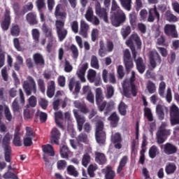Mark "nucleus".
<instances>
[{"instance_id":"f257e3e1","label":"nucleus","mask_w":179,"mask_h":179,"mask_svg":"<svg viewBox=\"0 0 179 179\" xmlns=\"http://www.w3.org/2000/svg\"><path fill=\"white\" fill-rule=\"evenodd\" d=\"M134 43H136V44H137L138 47H141V45H142L141 38H139V36H138L136 34L131 35L130 39L126 41V44L127 45H128V47H130L132 51L133 57L135 59L137 70L140 73H143V72H145L146 66H145V63H143V60L142 59V58L138 57V59H136L135 48L131 46L132 44H134Z\"/></svg>"},{"instance_id":"f03ea898","label":"nucleus","mask_w":179,"mask_h":179,"mask_svg":"<svg viewBox=\"0 0 179 179\" xmlns=\"http://www.w3.org/2000/svg\"><path fill=\"white\" fill-rule=\"evenodd\" d=\"M110 20L115 27L121 26L127 20V15L122 10H120L115 0L112 1Z\"/></svg>"},{"instance_id":"7ed1b4c3","label":"nucleus","mask_w":179,"mask_h":179,"mask_svg":"<svg viewBox=\"0 0 179 179\" xmlns=\"http://www.w3.org/2000/svg\"><path fill=\"white\" fill-rule=\"evenodd\" d=\"M135 81V72L131 71V77L130 79H126L122 84L123 89V94L126 97L136 96V87L134 84Z\"/></svg>"},{"instance_id":"20e7f679","label":"nucleus","mask_w":179,"mask_h":179,"mask_svg":"<svg viewBox=\"0 0 179 179\" xmlns=\"http://www.w3.org/2000/svg\"><path fill=\"white\" fill-rule=\"evenodd\" d=\"M103 128L104 125L103 124V122H96L95 127V138L97 143L99 145H103L106 142V132L103 130Z\"/></svg>"},{"instance_id":"39448f33","label":"nucleus","mask_w":179,"mask_h":179,"mask_svg":"<svg viewBox=\"0 0 179 179\" xmlns=\"http://www.w3.org/2000/svg\"><path fill=\"white\" fill-rule=\"evenodd\" d=\"M12 138V134L7 133L3 138V145L4 148V159L7 163H10L11 150L10 146H9V143H10Z\"/></svg>"},{"instance_id":"423d86ee","label":"nucleus","mask_w":179,"mask_h":179,"mask_svg":"<svg viewBox=\"0 0 179 179\" xmlns=\"http://www.w3.org/2000/svg\"><path fill=\"white\" fill-rule=\"evenodd\" d=\"M23 89L27 96H30L31 93H36L37 92V87L36 86V81L31 77H28L27 80L23 83Z\"/></svg>"},{"instance_id":"0eeeda50","label":"nucleus","mask_w":179,"mask_h":179,"mask_svg":"<svg viewBox=\"0 0 179 179\" xmlns=\"http://www.w3.org/2000/svg\"><path fill=\"white\" fill-rule=\"evenodd\" d=\"M166 123H162L157 133V140L158 143H164L166 141V136H169L170 135V130H166Z\"/></svg>"},{"instance_id":"6e6552de","label":"nucleus","mask_w":179,"mask_h":179,"mask_svg":"<svg viewBox=\"0 0 179 179\" xmlns=\"http://www.w3.org/2000/svg\"><path fill=\"white\" fill-rule=\"evenodd\" d=\"M150 64L152 69H155L157 65L162 64V57L156 50L150 52L149 54Z\"/></svg>"},{"instance_id":"1a4fd4ad","label":"nucleus","mask_w":179,"mask_h":179,"mask_svg":"<svg viewBox=\"0 0 179 179\" xmlns=\"http://www.w3.org/2000/svg\"><path fill=\"white\" fill-rule=\"evenodd\" d=\"M170 115L172 125L179 124V108L175 104L171 106Z\"/></svg>"},{"instance_id":"9d476101","label":"nucleus","mask_w":179,"mask_h":179,"mask_svg":"<svg viewBox=\"0 0 179 179\" xmlns=\"http://www.w3.org/2000/svg\"><path fill=\"white\" fill-rule=\"evenodd\" d=\"M64 22L62 21H56V29L58 34L59 39L60 41H62L65 37H66V34H68V31L64 29Z\"/></svg>"},{"instance_id":"9b49d317","label":"nucleus","mask_w":179,"mask_h":179,"mask_svg":"<svg viewBox=\"0 0 179 179\" xmlns=\"http://www.w3.org/2000/svg\"><path fill=\"white\" fill-rule=\"evenodd\" d=\"M42 150L44 153L43 159L45 162L46 166H50V161L47 159L46 155L48 156H55L54 148L50 144L44 145L42 146Z\"/></svg>"},{"instance_id":"f8f14e48","label":"nucleus","mask_w":179,"mask_h":179,"mask_svg":"<svg viewBox=\"0 0 179 179\" xmlns=\"http://www.w3.org/2000/svg\"><path fill=\"white\" fill-rule=\"evenodd\" d=\"M96 14L103 19V22L107 23L108 22V15L107 14V10L104 8H101V6L99 3H96L95 6Z\"/></svg>"},{"instance_id":"ddd939ff","label":"nucleus","mask_w":179,"mask_h":179,"mask_svg":"<svg viewBox=\"0 0 179 179\" xmlns=\"http://www.w3.org/2000/svg\"><path fill=\"white\" fill-rule=\"evenodd\" d=\"M73 113L76 120L77 128L80 132H82V129H83V124L86 122V119L83 115L78 114V110H73Z\"/></svg>"},{"instance_id":"4468645a","label":"nucleus","mask_w":179,"mask_h":179,"mask_svg":"<svg viewBox=\"0 0 179 179\" xmlns=\"http://www.w3.org/2000/svg\"><path fill=\"white\" fill-rule=\"evenodd\" d=\"M89 66V64L84 63L81 66H79L78 71H77V76H78L79 79L81 82L85 83L86 82V78H85V75L86 73V71L87 70V68Z\"/></svg>"},{"instance_id":"2eb2a0df","label":"nucleus","mask_w":179,"mask_h":179,"mask_svg":"<svg viewBox=\"0 0 179 179\" xmlns=\"http://www.w3.org/2000/svg\"><path fill=\"white\" fill-rule=\"evenodd\" d=\"M164 31L167 36H171V37H173V38H177V37H178V34L177 33V29L174 24H166L164 27Z\"/></svg>"},{"instance_id":"dca6fc26","label":"nucleus","mask_w":179,"mask_h":179,"mask_svg":"<svg viewBox=\"0 0 179 179\" xmlns=\"http://www.w3.org/2000/svg\"><path fill=\"white\" fill-rule=\"evenodd\" d=\"M113 48L114 45H113V43L108 42L107 43L106 48L104 49V42L101 41L99 54L101 57H104L106 55V51H107L108 52H111V51H113Z\"/></svg>"},{"instance_id":"f3484780","label":"nucleus","mask_w":179,"mask_h":179,"mask_svg":"<svg viewBox=\"0 0 179 179\" xmlns=\"http://www.w3.org/2000/svg\"><path fill=\"white\" fill-rule=\"evenodd\" d=\"M9 26H10V10L6 9L4 13V19L1 22V27L3 30H8Z\"/></svg>"},{"instance_id":"a211bd4d","label":"nucleus","mask_w":179,"mask_h":179,"mask_svg":"<svg viewBox=\"0 0 179 179\" xmlns=\"http://www.w3.org/2000/svg\"><path fill=\"white\" fill-rule=\"evenodd\" d=\"M61 138V132L58 129L53 128L51 131L50 142L51 143H55L58 145L59 138Z\"/></svg>"},{"instance_id":"6ab92c4d","label":"nucleus","mask_w":179,"mask_h":179,"mask_svg":"<svg viewBox=\"0 0 179 179\" xmlns=\"http://www.w3.org/2000/svg\"><path fill=\"white\" fill-rule=\"evenodd\" d=\"M96 104L98 106L99 110L101 111H103L106 107V112H105V115H107V113H108V111H111V110H113V107L114 106L113 102L107 103V102L103 101H100L99 103H96Z\"/></svg>"},{"instance_id":"aec40b11","label":"nucleus","mask_w":179,"mask_h":179,"mask_svg":"<svg viewBox=\"0 0 179 179\" xmlns=\"http://www.w3.org/2000/svg\"><path fill=\"white\" fill-rule=\"evenodd\" d=\"M157 17L158 20H160V14L157 12L156 7L149 9L148 17L147 19L148 22L152 23L155 22V17Z\"/></svg>"},{"instance_id":"412c9836","label":"nucleus","mask_w":179,"mask_h":179,"mask_svg":"<svg viewBox=\"0 0 179 179\" xmlns=\"http://www.w3.org/2000/svg\"><path fill=\"white\" fill-rule=\"evenodd\" d=\"M89 29H90L89 24H87L86 22L81 20L79 34L84 37V38H86V37H87V31H89Z\"/></svg>"},{"instance_id":"4be33fe9","label":"nucleus","mask_w":179,"mask_h":179,"mask_svg":"<svg viewBox=\"0 0 179 179\" xmlns=\"http://www.w3.org/2000/svg\"><path fill=\"white\" fill-rule=\"evenodd\" d=\"M69 87L71 92L73 90L74 87L76 93H78L80 91V83H79V81L75 80V78H72L70 80Z\"/></svg>"},{"instance_id":"5701e85b","label":"nucleus","mask_w":179,"mask_h":179,"mask_svg":"<svg viewBox=\"0 0 179 179\" xmlns=\"http://www.w3.org/2000/svg\"><path fill=\"white\" fill-rule=\"evenodd\" d=\"M164 152L166 155H174V153L177 152V147L168 143L164 146Z\"/></svg>"},{"instance_id":"b1692460","label":"nucleus","mask_w":179,"mask_h":179,"mask_svg":"<svg viewBox=\"0 0 179 179\" xmlns=\"http://www.w3.org/2000/svg\"><path fill=\"white\" fill-rule=\"evenodd\" d=\"M64 120V115H62V112L61 110L55 112V121L57 127L64 129V125L61 123V120Z\"/></svg>"},{"instance_id":"393cba45","label":"nucleus","mask_w":179,"mask_h":179,"mask_svg":"<svg viewBox=\"0 0 179 179\" xmlns=\"http://www.w3.org/2000/svg\"><path fill=\"white\" fill-rule=\"evenodd\" d=\"M103 174H105L106 179H114L115 177V172L113 171V169L110 166H107L106 168L102 170Z\"/></svg>"},{"instance_id":"a878e982","label":"nucleus","mask_w":179,"mask_h":179,"mask_svg":"<svg viewBox=\"0 0 179 179\" xmlns=\"http://www.w3.org/2000/svg\"><path fill=\"white\" fill-rule=\"evenodd\" d=\"M168 109L166 106L162 105H157L156 107L157 114L160 120L164 118V113H167Z\"/></svg>"},{"instance_id":"bb28decb","label":"nucleus","mask_w":179,"mask_h":179,"mask_svg":"<svg viewBox=\"0 0 179 179\" xmlns=\"http://www.w3.org/2000/svg\"><path fill=\"white\" fill-rule=\"evenodd\" d=\"M111 141L113 143H115V148L116 149H121V134L120 133H116L112 136Z\"/></svg>"},{"instance_id":"cd10ccee","label":"nucleus","mask_w":179,"mask_h":179,"mask_svg":"<svg viewBox=\"0 0 179 179\" xmlns=\"http://www.w3.org/2000/svg\"><path fill=\"white\" fill-rule=\"evenodd\" d=\"M60 155L62 159H68L69 157H71V156H72V152L69 151V149H68V146L63 145L60 149Z\"/></svg>"},{"instance_id":"c85d7f7f","label":"nucleus","mask_w":179,"mask_h":179,"mask_svg":"<svg viewBox=\"0 0 179 179\" xmlns=\"http://www.w3.org/2000/svg\"><path fill=\"white\" fill-rule=\"evenodd\" d=\"M55 92V82L50 81L47 90L48 97H50V99L52 98Z\"/></svg>"},{"instance_id":"c756f323","label":"nucleus","mask_w":179,"mask_h":179,"mask_svg":"<svg viewBox=\"0 0 179 179\" xmlns=\"http://www.w3.org/2000/svg\"><path fill=\"white\" fill-rule=\"evenodd\" d=\"M42 31L45 33V36L50 40V41H54V38L52 37L51 28L47 27L45 24H43L42 26Z\"/></svg>"},{"instance_id":"7c9ffc66","label":"nucleus","mask_w":179,"mask_h":179,"mask_svg":"<svg viewBox=\"0 0 179 179\" xmlns=\"http://www.w3.org/2000/svg\"><path fill=\"white\" fill-rule=\"evenodd\" d=\"M95 162L99 164H104L106 163V156L103 153L96 152L95 154Z\"/></svg>"},{"instance_id":"2f4dec72","label":"nucleus","mask_w":179,"mask_h":179,"mask_svg":"<svg viewBox=\"0 0 179 179\" xmlns=\"http://www.w3.org/2000/svg\"><path fill=\"white\" fill-rule=\"evenodd\" d=\"M34 61L36 65H44V57L40 53H36L33 56Z\"/></svg>"},{"instance_id":"473e14b6","label":"nucleus","mask_w":179,"mask_h":179,"mask_svg":"<svg viewBox=\"0 0 179 179\" xmlns=\"http://www.w3.org/2000/svg\"><path fill=\"white\" fill-rule=\"evenodd\" d=\"M176 170H177V166L173 163L167 164L165 167L166 174H173L176 172Z\"/></svg>"},{"instance_id":"72a5a7b5","label":"nucleus","mask_w":179,"mask_h":179,"mask_svg":"<svg viewBox=\"0 0 179 179\" xmlns=\"http://www.w3.org/2000/svg\"><path fill=\"white\" fill-rule=\"evenodd\" d=\"M95 97L96 103H99L100 101H103V100H104V96H103V90H101V88L96 89Z\"/></svg>"},{"instance_id":"f704fd0d","label":"nucleus","mask_w":179,"mask_h":179,"mask_svg":"<svg viewBox=\"0 0 179 179\" xmlns=\"http://www.w3.org/2000/svg\"><path fill=\"white\" fill-rule=\"evenodd\" d=\"M59 9H61V4H58L55 8V15L56 17H60V19H66V13L60 12Z\"/></svg>"},{"instance_id":"c9c22d12","label":"nucleus","mask_w":179,"mask_h":179,"mask_svg":"<svg viewBox=\"0 0 179 179\" xmlns=\"http://www.w3.org/2000/svg\"><path fill=\"white\" fill-rule=\"evenodd\" d=\"M122 6L126 9V10H131V8H132V0H119Z\"/></svg>"},{"instance_id":"e433bc0d","label":"nucleus","mask_w":179,"mask_h":179,"mask_svg":"<svg viewBox=\"0 0 179 179\" xmlns=\"http://www.w3.org/2000/svg\"><path fill=\"white\" fill-rule=\"evenodd\" d=\"M165 17L168 22H178V17H177L176 15H174L171 12L166 11L165 14Z\"/></svg>"},{"instance_id":"4c0bfd02","label":"nucleus","mask_w":179,"mask_h":179,"mask_svg":"<svg viewBox=\"0 0 179 179\" xmlns=\"http://www.w3.org/2000/svg\"><path fill=\"white\" fill-rule=\"evenodd\" d=\"M146 89L150 94H153V93H156V84L152 81H148L146 85Z\"/></svg>"},{"instance_id":"58836bf2","label":"nucleus","mask_w":179,"mask_h":179,"mask_svg":"<svg viewBox=\"0 0 179 179\" xmlns=\"http://www.w3.org/2000/svg\"><path fill=\"white\" fill-rule=\"evenodd\" d=\"M36 15L34 13H29L27 15V20L30 24H36L37 20L36 19Z\"/></svg>"},{"instance_id":"ea45409f","label":"nucleus","mask_w":179,"mask_h":179,"mask_svg":"<svg viewBox=\"0 0 179 179\" xmlns=\"http://www.w3.org/2000/svg\"><path fill=\"white\" fill-rule=\"evenodd\" d=\"M4 117L8 122H10L13 119V116H12V113H10V109L7 106H4Z\"/></svg>"},{"instance_id":"a19ab883","label":"nucleus","mask_w":179,"mask_h":179,"mask_svg":"<svg viewBox=\"0 0 179 179\" xmlns=\"http://www.w3.org/2000/svg\"><path fill=\"white\" fill-rule=\"evenodd\" d=\"M108 120L110 121V124L112 127H117V124H118V121H120V117L117 115V113H113Z\"/></svg>"},{"instance_id":"79ce46f5","label":"nucleus","mask_w":179,"mask_h":179,"mask_svg":"<svg viewBox=\"0 0 179 179\" xmlns=\"http://www.w3.org/2000/svg\"><path fill=\"white\" fill-rule=\"evenodd\" d=\"M96 75H97V73L96 72V71H94L93 69H90L88 71L87 79H88L89 82H90V83H94V79L96 78Z\"/></svg>"},{"instance_id":"37998d69","label":"nucleus","mask_w":179,"mask_h":179,"mask_svg":"<svg viewBox=\"0 0 179 179\" xmlns=\"http://www.w3.org/2000/svg\"><path fill=\"white\" fill-rule=\"evenodd\" d=\"M129 19L130 22V24L133 29H135L136 27V14L135 13H131L129 15Z\"/></svg>"},{"instance_id":"c03bdc74","label":"nucleus","mask_w":179,"mask_h":179,"mask_svg":"<svg viewBox=\"0 0 179 179\" xmlns=\"http://www.w3.org/2000/svg\"><path fill=\"white\" fill-rule=\"evenodd\" d=\"M13 143L15 146L22 145V141H20V134L17 130H15V132L14 134Z\"/></svg>"},{"instance_id":"a18cd8bd","label":"nucleus","mask_w":179,"mask_h":179,"mask_svg":"<svg viewBox=\"0 0 179 179\" xmlns=\"http://www.w3.org/2000/svg\"><path fill=\"white\" fill-rule=\"evenodd\" d=\"M127 162H128V157H123L121 159L119 166L117 167V173H121V171H122V169H124V167H125V165L127 164Z\"/></svg>"},{"instance_id":"49530a36","label":"nucleus","mask_w":179,"mask_h":179,"mask_svg":"<svg viewBox=\"0 0 179 179\" xmlns=\"http://www.w3.org/2000/svg\"><path fill=\"white\" fill-rule=\"evenodd\" d=\"M127 104L121 101L118 106L119 113L121 115H125L127 114Z\"/></svg>"},{"instance_id":"de8ad7c7","label":"nucleus","mask_w":179,"mask_h":179,"mask_svg":"<svg viewBox=\"0 0 179 179\" xmlns=\"http://www.w3.org/2000/svg\"><path fill=\"white\" fill-rule=\"evenodd\" d=\"M67 173L69 174V176H73V177H78V176H79L78 171H76L75 166L72 165L67 167Z\"/></svg>"},{"instance_id":"09e8293b","label":"nucleus","mask_w":179,"mask_h":179,"mask_svg":"<svg viewBox=\"0 0 179 179\" xmlns=\"http://www.w3.org/2000/svg\"><path fill=\"white\" fill-rule=\"evenodd\" d=\"M159 155V149L155 145H152L149 150V156L151 159H155L156 155Z\"/></svg>"},{"instance_id":"8fccbe9b","label":"nucleus","mask_w":179,"mask_h":179,"mask_svg":"<svg viewBox=\"0 0 179 179\" xmlns=\"http://www.w3.org/2000/svg\"><path fill=\"white\" fill-rule=\"evenodd\" d=\"M22 65H23V57L18 55L16 57V62L15 63L14 66L15 71H19Z\"/></svg>"},{"instance_id":"3c124183","label":"nucleus","mask_w":179,"mask_h":179,"mask_svg":"<svg viewBox=\"0 0 179 179\" xmlns=\"http://www.w3.org/2000/svg\"><path fill=\"white\" fill-rule=\"evenodd\" d=\"M131 34V27H124L121 30V34L124 38H127L128 36Z\"/></svg>"},{"instance_id":"603ef678","label":"nucleus","mask_w":179,"mask_h":179,"mask_svg":"<svg viewBox=\"0 0 179 179\" xmlns=\"http://www.w3.org/2000/svg\"><path fill=\"white\" fill-rule=\"evenodd\" d=\"M32 36L36 44H38V38H40V31L37 29H32Z\"/></svg>"},{"instance_id":"864d4df0","label":"nucleus","mask_w":179,"mask_h":179,"mask_svg":"<svg viewBox=\"0 0 179 179\" xmlns=\"http://www.w3.org/2000/svg\"><path fill=\"white\" fill-rule=\"evenodd\" d=\"M11 35L14 36L15 37H17L20 33V29L17 25H13L10 29Z\"/></svg>"},{"instance_id":"5fc2aeb1","label":"nucleus","mask_w":179,"mask_h":179,"mask_svg":"<svg viewBox=\"0 0 179 179\" xmlns=\"http://www.w3.org/2000/svg\"><path fill=\"white\" fill-rule=\"evenodd\" d=\"M144 114L147 117L148 121H153V115L152 114V110L149 108H144Z\"/></svg>"},{"instance_id":"6e6d98bb","label":"nucleus","mask_w":179,"mask_h":179,"mask_svg":"<svg viewBox=\"0 0 179 179\" xmlns=\"http://www.w3.org/2000/svg\"><path fill=\"white\" fill-rule=\"evenodd\" d=\"M93 8L91 7H88L87 12L85 13V19L89 22L92 21V18L93 17Z\"/></svg>"},{"instance_id":"4d7b16f0","label":"nucleus","mask_w":179,"mask_h":179,"mask_svg":"<svg viewBox=\"0 0 179 179\" xmlns=\"http://www.w3.org/2000/svg\"><path fill=\"white\" fill-rule=\"evenodd\" d=\"M140 20L141 22H146L148 19V10L143 9L140 11Z\"/></svg>"},{"instance_id":"13d9d810","label":"nucleus","mask_w":179,"mask_h":179,"mask_svg":"<svg viewBox=\"0 0 179 179\" xmlns=\"http://www.w3.org/2000/svg\"><path fill=\"white\" fill-rule=\"evenodd\" d=\"M106 97L107 99H111V96H114V87L111 85H106Z\"/></svg>"},{"instance_id":"bf43d9fd","label":"nucleus","mask_w":179,"mask_h":179,"mask_svg":"<svg viewBox=\"0 0 179 179\" xmlns=\"http://www.w3.org/2000/svg\"><path fill=\"white\" fill-rule=\"evenodd\" d=\"M89 163H90V156L85 154L83 157L82 164L84 167H87Z\"/></svg>"},{"instance_id":"052dcab7","label":"nucleus","mask_w":179,"mask_h":179,"mask_svg":"<svg viewBox=\"0 0 179 179\" xmlns=\"http://www.w3.org/2000/svg\"><path fill=\"white\" fill-rule=\"evenodd\" d=\"M91 66L95 69H99V59L96 56H92L91 58Z\"/></svg>"},{"instance_id":"680f3d73","label":"nucleus","mask_w":179,"mask_h":179,"mask_svg":"<svg viewBox=\"0 0 179 179\" xmlns=\"http://www.w3.org/2000/svg\"><path fill=\"white\" fill-rule=\"evenodd\" d=\"M164 90H166V83L161 82L159 85V94L162 97L164 96Z\"/></svg>"},{"instance_id":"e2e57ef3","label":"nucleus","mask_w":179,"mask_h":179,"mask_svg":"<svg viewBox=\"0 0 179 179\" xmlns=\"http://www.w3.org/2000/svg\"><path fill=\"white\" fill-rule=\"evenodd\" d=\"M71 29L76 34L79 31V24L77 21H73L71 23Z\"/></svg>"},{"instance_id":"0e129e2a","label":"nucleus","mask_w":179,"mask_h":179,"mask_svg":"<svg viewBox=\"0 0 179 179\" xmlns=\"http://www.w3.org/2000/svg\"><path fill=\"white\" fill-rule=\"evenodd\" d=\"M71 51L72 52L73 58H78L79 56V50H78L76 45H72L71 46Z\"/></svg>"},{"instance_id":"69168bd1","label":"nucleus","mask_w":179,"mask_h":179,"mask_svg":"<svg viewBox=\"0 0 179 179\" xmlns=\"http://www.w3.org/2000/svg\"><path fill=\"white\" fill-rule=\"evenodd\" d=\"M58 170H64L66 167V161L59 160L57 163Z\"/></svg>"},{"instance_id":"338daca9","label":"nucleus","mask_w":179,"mask_h":179,"mask_svg":"<svg viewBox=\"0 0 179 179\" xmlns=\"http://www.w3.org/2000/svg\"><path fill=\"white\" fill-rule=\"evenodd\" d=\"M3 178L5 179H17V176L13 173L8 171L3 175Z\"/></svg>"},{"instance_id":"774afa93","label":"nucleus","mask_w":179,"mask_h":179,"mask_svg":"<svg viewBox=\"0 0 179 179\" xmlns=\"http://www.w3.org/2000/svg\"><path fill=\"white\" fill-rule=\"evenodd\" d=\"M31 139H33V137L25 136L24 138V146H31V145H33V141Z\"/></svg>"}]
</instances>
